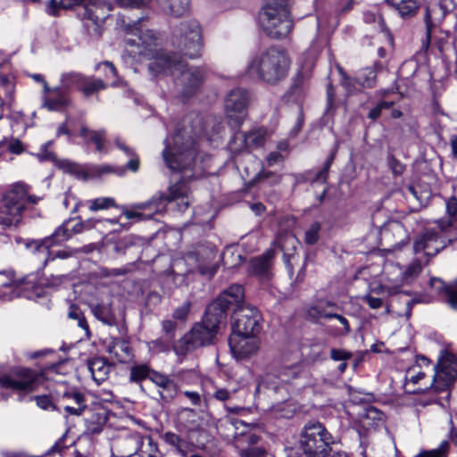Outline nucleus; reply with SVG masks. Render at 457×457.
I'll return each instance as SVG.
<instances>
[{"label": "nucleus", "mask_w": 457, "mask_h": 457, "mask_svg": "<svg viewBox=\"0 0 457 457\" xmlns=\"http://www.w3.org/2000/svg\"><path fill=\"white\" fill-rule=\"evenodd\" d=\"M297 239L293 235H285L278 239V244L285 255L289 256L292 254L296 247Z\"/></svg>", "instance_id": "09e8293b"}, {"label": "nucleus", "mask_w": 457, "mask_h": 457, "mask_svg": "<svg viewBox=\"0 0 457 457\" xmlns=\"http://www.w3.org/2000/svg\"><path fill=\"white\" fill-rule=\"evenodd\" d=\"M259 23L270 37H287L293 28V21L286 1L273 0L266 4L259 12Z\"/></svg>", "instance_id": "6e6552de"}, {"label": "nucleus", "mask_w": 457, "mask_h": 457, "mask_svg": "<svg viewBox=\"0 0 457 457\" xmlns=\"http://www.w3.org/2000/svg\"><path fill=\"white\" fill-rule=\"evenodd\" d=\"M89 210L96 212L100 210L109 209L115 205V200L112 197H99L89 202Z\"/></svg>", "instance_id": "8fccbe9b"}, {"label": "nucleus", "mask_w": 457, "mask_h": 457, "mask_svg": "<svg viewBox=\"0 0 457 457\" xmlns=\"http://www.w3.org/2000/svg\"><path fill=\"white\" fill-rule=\"evenodd\" d=\"M154 74H170L175 78V86L184 97L194 95L205 79L206 72L201 67L188 68L185 61L176 54L172 56H161L149 63Z\"/></svg>", "instance_id": "f03ea898"}, {"label": "nucleus", "mask_w": 457, "mask_h": 457, "mask_svg": "<svg viewBox=\"0 0 457 457\" xmlns=\"http://www.w3.org/2000/svg\"><path fill=\"white\" fill-rule=\"evenodd\" d=\"M87 368L93 379L100 385L108 378L112 366L104 358L94 357L88 360Z\"/></svg>", "instance_id": "7c9ffc66"}, {"label": "nucleus", "mask_w": 457, "mask_h": 457, "mask_svg": "<svg viewBox=\"0 0 457 457\" xmlns=\"http://www.w3.org/2000/svg\"><path fill=\"white\" fill-rule=\"evenodd\" d=\"M102 65L104 66V68H105V75L104 76H105L106 80L114 79L116 77L117 71L112 62H111L109 61L99 62L98 64H96V70H98Z\"/></svg>", "instance_id": "0e129e2a"}, {"label": "nucleus", "mask_w": 457, "mask_h": 457, "mask_svg": "<svg viewBox=\"0 0 457 457\" xmlns=\"http://www.w3.org/2000/svg\"><path fill=\"white\" fill-rule=\"evenodd\" d=\"M105 87L106 82L103 79H96L93 76H85L79 91L82 92L86 97H89L90 96L104 90Z\"/></svg>", "instance_id": "79ce46f5"}, {"label": "nucleus", "mask_w": 457, "mask_h": 457, "mask_svg": "<svg viewBox=\"0 0 457 457\" xmlns=\"http://www.w3.org/2000/svg\"><path fill=\"white\" fill-rule=\"evenodd\" d=\"M107 353L119 362H128L133 357L129 343L121 338L112 339L107 345Z\"/></svg>", "instance_id": "bb28decb"}, {"label": "nucleus", "mask_w": 457, "mask_h": 457, "mask_svg": "<svg viewBox=\"0 0 457 457\" xmlns=\"http://www.w3.org/2000/svg\"><path fill=\"white\" fill-rule=\"evenodd\" d=\"M162 11L175 17L185 14L189 8V0H158Z\"/></svg>", "instance_id": "4c0bfd02"}, {"label": "nucleus", "mask_w": 457, "mask_h": 457, "mask_svg": "<svg viewBox=\"0 0 457 457\" xmlns=\"http://www.w3.org/2000/svg\"><path fill=\"white\" fill-rule=\"evenodd\" d=\"M171 44L180 54L188 58H198L202 54V29L194 19L181 21L173 30Z\"/></svg>", "instance_id": "9b49d317"}, {"label": "nucleus", "mask_w": 457, "mask_h": 457, "mask_svg": "<svg viewBox=\"0 0 457 457\" xmlns=\"http://www.w3.org/2000/svg\"><path fill=\"white\" fill-rule=\"evenodd\" d=\"M165 202H176L179 212H185L192 202L191 190L184 181H179L169 187V194L165 195L159 193L151 200L137 204L135 207L139 210H147L151 213L144 214L137 211H125L122 214L127 220H149L154 213L162 212L165 209Z\"/></svg>", "instance_id": "423d86ee"}, {"label": "nucleus", "mask_w": 457, "mask_h": 457, "mask_svg": "<svg viewBox=\"0 0 457 457\" xmlns=\"http://www.w3.org/2000/svg\"><path fill=\"white\" fill-rule=\"evenodd\" d=\"M162 331L165 334L166 341H172L175 337L177 324L172 320H163L162 323Z\"/></svg>", "instance_id": "052dcab7"}, {"label": "nucleus", "mask_w": 457, "mask_h": 457, "mask_svg": "<svg viewBox=\"0 0 457 457\" xmlns=\"http://www.w3.org/2000/svg\"><path fill=\"white\" fill-rule=\"evenodd\" d=\"M248 99V93L243 88L232 89L225 99L226 115L236 126H239L246 115Z\"/></svg>", "instance_id": "f3484780"}, {"label": "nucleus", "mask_w": 457, "mask_h": 457, "mask_svg": "<svg viewBox=\"0 0 457 457\" xmlns=\"http://www.w3.org/2000/svg\"><path fill=\"white\" fill-rule=\"evenodd\" d=\"M432 287L437 290L444 289L446 302L454 310H457V279L451 286L445 287L441 279L433 278L429 281Z\"/></svg>", "instance_id": "ea45409f"}, {"label": "nucleus", "mask_w": 457, "mask_h": 457, "mask_svg": "<svg viewBox=\"0 0 457 457\" xmlns=\"http://www.w3.org/2000/svg\"><path fill=\"white\" fill-rule=\"evenodd\" d=\"M244 422L242 420H238L237 419H234L232 417H225L221 419L219 421V424L217 425V428L219 430V433L227 437H237L238 433L237 430L239 429V426H244Z\"/></svg>", "instance_id": "58836bf2"}, {"label": "nucleus", "mask_w": 457, "mask_h": 457, "mask_svg": "<svg viewBox=\"0 0 457 457\" xmlns=\"http://www.w3.org/2000/svg\"><path fill=\"white\" fill-rule=\"evenodd\" d=\"M387 273L398 272L396 278H388L390 281L400 287L403 284H410L415 280L422 271V265L419 260L412 261L404 270H402L398 265L390 264L386 266Z\"/></svg>", "instance_id": "4be33fe9"}, {"label": "nucleus", "mask_w": 457, "mask_h": 457, "mask_svg": "<svg viewBox=\"0 0 457 457\" xmlns=\"http://www.w3.org/2000/svg\"><path fill=\"white\" fill-rule=\"evenodd\" d=\"M60 400L63 404L64 411L70 415L80 416L87 409L84 394L77 390L64 392L60 396Z\"/></svg>", "instance_id": "5701e85b"}, {"label": "nucleus", "mask_w": 457, "mask_h": 457, "mask_svg": "<svg viewBox=\"0 0 457 457\" xmlns=\"http://www.w3.org/2000/svg\"><path fill=\"white\" fill-rule=\"evenodd\" d=\"M227 321L208 307L201 322L195 323L192 328L178 342L175 351L178 354H187L199 347L213 344L216 335Z\"/></svg>", "instance_id": "39448f33"}, {"label": "nucleus", "mask_w": 457, "mask_h": 457, "mask_svg": "<svg viewBox=\"0 0 457 457\" xmlns=\"http://www.w3.org/2000/svg\"><path fill=\"white\" fill-rule=\"evenodd\" d=\"M89 308L96 319L108 326L114 325L116 320L115 314L112 307V302L109 299L96 303L92 302L89 303Z\"/></svg>", "instance_id": "c756f323"}, {"label": "nucleus", "mask_w": 457, "mask_h": 457, "mask_svg": "<svg viewBox=\"0 0 457 457\" xmlns=\"http://www.w3.org/2000/svg\"><path fill=\"white\" fill-rule=\"evenodd\" d=\"M84 77V75L79 72L63 73L61 77L62 87L64 90H68L75 87L79 91Z\"/></svg>", "instance_id": "37998d69"}, {"label": "nucleus", "mask_w": 457, "mask_h": 457, "mask_svg": "<svg viewBox=\"0 0 457 457\" xmlns=\"http://www.w3.org/2000/svg\"><path fill=\"white\" fill-rule=\"evenodd\" d=\"M191 307L190 302H184L180 306H179L173 312V318L177 320H185L189 312Z\"/></svg>", "instance_id": "338daca9"}, {"label": "nucleus", "mask_w": 457, "mask_h": 457, "mask_svg": "<svg viewBox=\"0 0 457 457\" xmlns=\"http://www.w3.org/2000/svg\"><path fill=\"white\" fill-rule=\"evenodd\" d=\"M435 374L431 388L437 393H446L445 399L450 397V390L457 379V359L449 353H444L434 368Z\"/></svg>", "instance_id": "4468645a"}, {"label": "nucleus", "mask_w": 457, "mask_h": 457, "mask_svg": "<svg viewBox=\"0 0 457 457\" xmlns=\"http://www.w3.org/2000/svg\"><path fill=\"white\" fill-rule=\"evenodd\" d=\"M395 9L402 18H411L416 14L420 8L419 0H385Z\"/></svg>", "instance_id": "f704fd0d"}, {"label": "nucleus", "mask_w": 457, "mask_h": 457, "mask_svg": "<svg viewBox=\"0 0 457 457\" xmlns=\"http://www.w3.org/2000/svg\"><path fill=\"white\" fill-rule=\"evenodd\" d=\"M30 187L17 183L5 192L0 206V225L4 228H17L22 223L23 216L40 197L29 195Z\"/></svg>", "instance_id": "20e7f679"}, {"label": "nucleus", "mask_w": 457, "mask_h": 457, "mask_svg": "<svg viewBox=\"0 0 457 457\" xmlns=\"http://www.w3.org/2000/svg\"><path fill=\"white\" fill-rule=\"evenodd\" d=\"M449 453V443L443 441L439 446L432 450H421L415 457H447Z\"/></svg>", "instance_id": "49530a36"}, {"label": "nucleus", "mask_w": 457, "mask_h": 457, "mask_svg": "<svg viewBox=\"0 0 457 457\" xmlns=\"http://www.w3.org/2000/svg\"><path fill=\"white\" fill-rule=\"evenodd\" d=\"M59 4L64 9L80 6L79 15L84 21L87 33L96 37L101 36L103 23L112 12L111 4L104 0H60Z\"/></svg>", "instance_id": "1a4fd4ad"}, {"label": "nucleus", "mask_w": 457, "mask_h": 457, "mask_svg": "<svg viewBox=\"0 0 457 457\" xmlns=\"http://www.w3.org/2000/svg\"><path fill=\"white\" fill-rule=\"evenodd\" d=\"M151 0H116V3L121 7L141 8L146 6Z\"/></svg>", "instance_id": "e2e57ef3"}, {"label": "nucleus", "mask_w": 457, "mask_h": 457, "mask_svg": "<svg viewBox=\"0 0 457 457\" xmlns=\"http://www.w3.org/2000/svg\"><path fill=\"white\" fill-rule=\"evenodd\" d=\"M358 80L365 87H374L376 82V71L371 67L363 69L358 76Z\"/></svg>", "instance_id": "de8ad7c7"}, {"label": "nucleus", "mask_w": 457, "mask_h": 457, "mask_svg": "<svg viewBox=\"0 0 457 457\" xmlns=\"http://www.w3.org/2000/svg\"><path fill=\"white\" fill-rule=\"evenodd\" d=\"M321 226L318 221H314L311 224L308 229L305 231L304 241L308 245H314L320 239V231Z\"/></svg>", "instance_id": "3c124183"}, {"label": "nucleus", "mask_w": 457, "mask_h": 457, "mask_svg": "<svg viewBox=\"0 0 457 457\" xmlns=\"http://www.w3.org/2000/svg\"><path fill=\"white\" fill-rule=\"evenodd\" d=\"M449 33L445 31H440L437 35H431L429 45H434L440 53L445 51V46L448 43Z\"/></svg>", "instance_id": "5fc2aeb1"}, {"label": "nucleus", "mask_w": 457, "mask_h": 457, "mask_svg": "<svg viewBox=\"0 0 457 457\" xmlns=\"http://www.w3.org/2000/svg\"><path fill=\"white\" fill-rule=\"evenodd\" d=\"M34 398L37 403V405L43 410H49L51 408L53 410L56 409L55 405L53 403V401L49 395H37Z\"/></svg>", "instance_id": "680f3d73"}, {"label": "nucleus", "mask_w": 457, "mask_h": 457, "mask_svg": "<svg viewBox=\"0 0 457 457\" xmlns=\"http://www.w3.org/2000/svg\"><path fill=\"white\" fill-rule=\"evenodd\" d=\"M336 304L329 302L320 301L305 308V318L312 322H319L321 319H331L332 311Z\"/></svg>", "instance_id": "c85d7f7f"}, {"label": "nucleus", "mask_w": 457, "mask_h": 457, "mask_svg": "<svg viewBox=\"0 0 457 457\" xmlns=\"http://www.w3.org/2000/svg\"><path fill=\"white\" fill-rule=\"evenodd\" d=\"M245 292L241 285L235 284L224 290L214 301H212L207 307L214 312L220 319L227 321V312L230 305L237 304L242 305Z\"/></svg>", "instance_id": "a211bd4d"}, {"label": "nucleus", "mask_w": 457, "mask_h": 457, "mask_svg": "<svg viewBox=\"0 0 457 457\" xmlns=\"http://www.w3.org/2000/svg\"><path fill=\"white\" fill-rule=\"evenodd\" d=\"M138 41L140 42V49L135 52V54L147 57L151 60V62H155L159 57L163 55L172 56V54H166L157 48L160 38L154 30H141L138 33Z\"/></svg>", "instance_id": "412c9836"}, {"label": "nucleus", "mask_w": 457, "mask_h": 457, "mask_svg": "<svg viewBox=\"0 0 457 457\" xmlns=\"http://www.w3.org/2000/svg\"><path fill=\"white\" fill-rule=\"evenodd\" d=\"M49 94V96L45 98L44 106L49 111H59L69 104V96L62 87L50 88L45 91Z\"/></svg>", "instance_id": "72a5a7b5"}, {"label": "nucleus", "mask_w": 457, "mask_h": 457, "mask_svg": "<svg viewBox=\"0 0 457 457\" xmlns=\"http://www.w3.org/2000/svg\"><path fill=\"white\" fill-rule=\"evenodd\" d=\"M394 105L392 101H381L368 113V118L376 120L381 115L383 110L390 109Z\"/></svg>", "instance_id": "4d7b16f0"}, {"label": "nucleus", "mask_w": 457, "mask_h": 457, "mask_svg": "<svg viewBox=\"0 0 457 457\" xmlns=\"http://www.w3.org/2000/svg\"><path fill=\"white\" fill-rule=\"evenodd\" d=\"M446 212L449 220H444L445 222H451L454 225V232H457V198L453 196L446 201Z\"/></svg>", "instance_id": "603ef678"}, {"label": "nucleus", "mask_w": 457, "mask_h": 457, "mask_svg": "<svg viewBox=\"0 0 457 457\" xmlns=\"http://www.w3.org/2000/svg\"><path fill=\"white\" fill-rule=\"evenodd\" d=\"M155 370L146 363H136L129 368V382L140 384L145 378L151 380Z\"/></svg>", "instance_id": "a19ab883"}, {"label": "nucleus", "mask_w": 457, "mask_h": 457, "mask_svg": "<svg viewBox=\"0 0 457 457\" xmlns=\"http://www.w3.org/2000/svg\"><path fill=\"white\" fill-rule=\"evenodd\" d=\"M274 257V252L269 250L262 255L251 260L249 272L258 277L262 280H268L270 278L271 261Z\"/></svg>", "instance_id": "393cba45"}, {"label": "nucleus", "mask_w": 457, "mask_h": 457, "mask_svg": "<svg viewBox=\"0 0 457 457\" xmlns=\"http://www.w3.org/2000/svg\"><path fill=\"white\" fill-rule=\"evenodd\" d=\"M287 385H292L297 390L312 386L310 373L300 366H289L279 369L276 373L267 374L259 384L277 393Z\"/></svg>", "instance_id": "f8f14e48"}, {"label": "nucleus", "mask_w": 457, "mask_h": 457, "mask_svg": "<svg viewBox=\"0 0 457 457\" xmlns=\"http://www.w3.org/2000/svg\"><path fill=\"white\" fill-rule=\"evenodd\" d=\"M21 282L15 280L12 271L0 272V298L11 300L20 295Z\"/></svg>", "instance_id": "cd10ccee"}, {"label": "nucleus", "mask_w": 457, "mask_h": 457, "mask_svg": "<svg viewBox=\"0 0 457 457\" xmlns=\"http://www.w3.org/2000/svg\"><path fill=\"white\" fill-rule=\"evenodd\" d=\"M456 238L453 223L437 220L416 237L413 248L417 253L424 252L427 256H435Z\"/></svg>", "instance_id": "0eeeda50"}, {"label": "nucleus", "mask_w": 457, "mask_h": 457, "mask_svg": "<svg viewBox=\"0 0 457 457\" xmlns=\"http://www.w3.org/2000/svg\"><path fill=\"white\" fill-rule=\"evenodd\" d=\"M151 381L162 389L160 395L164 401L171 400L178 392L177 384L166 374L155 370L152 375Z\"/></svg>", "instance_id": "a878e982"}, {"label": "nucleus", "mask_w": 457, "mask_h": 457, "mask_svg": "<svg viewBox=\"0 0 457 457\" xmlns=\"http://www.w3.org/2000/svg\"><path fill=\"white\" fill-rule=\"evenodd\" d=\"M235 139L242 141V147L253 148L263 145L265 140V131L262 129L253 130L247 134L237 132Z\"/></svg>", "instance_id": "e433bc0d"}, {"label": "nucleus", "mask_w": 457, "mask_h": 457, "mask_svg": "<svg viewBox=\"0 0 457 457\" xmlns=\"http://www.w3.org/2000/svg\"><path fill=\"white\" fill-rule=\"evenodd\" d=\"M68 317L72 320H77L78 326L82 329L86 330L87 332H88L89 328L87 320L78 306L74 304L71 305L70 311L68 312Z\"/></svg>", "instance_id": "864d4df0"}, {"label": "nucleus", "mask_w": 457, "mask_h": 457, "mask_svg": "<svg viewBox=\"0 0 457 457\" xmlns=\"http://www.w3.org/2000/svg\"><path fill=\"white\" fill-rule=\"evenodd\" d=\"M217 255V248L212 243L198 245L195 251L187 254V261L196 264L200 274L212 278L218 270V264L214 262Z\"/></svg>", "instance_id": "dca6fc26"}, {"label": "nucleus", "mask_w": 457, "mask_h": 457, "mask_svg": "<svg viewBox=\"0 0 457 457\" xmlns=\"http://www.w3.org/2000/svg\"><path fill=\"white\" fill-rule=\"evenodd\" d=\"M162 154L168 168L181 172L184 179H197L203 175L204 167L198 162L201 157L195 147L194 139L186 130L175 133L172 145L166 140Z\"/></svg>", "instance_id": "f257e3e1"}, {"label": "nucleus", "mask_w": 457, "mask_h": 457, "mask_svg": "<svg viewBox=\"0 0 457 457\" xmlns=\"http://www.w3.org/2000/svg\"><path fill=\"white\" fill-rule=\"evenodd\" d=\"M72 220H69L64 221L61 226H59L55 231L51 235V237L45 238L40 245L37 246V249H44L48 253V248L53 244H61L67 240H69L72 237V233L70 230V223Z\"/></svg>", "instance_id": "2f4dec72"}, {"label": "nucleus", "mask_w": 457, "mask_h": 457, "mask_svg": "<svg viewBox=\"0 0 457 457\" xmlns=\"http://www.w3.org/2000/svg\"><path fill=\"white\" fill-rule=\"evenodd\" d=\"M363 19L366 23H378V28L383 30L386 27L385 21L381 15L376 14L371 11H367L363 13Z\"/></svg>", "instance_id": "bf43d9fd"}, {"label": "nucleus", "mask_w": 457, "mask_h": 457, "mask_svg": "<svg viewBox=\"0 0 457 457\" xmlns=\"http://www.w3.org/2000/svg\"><path fill=\"white\" fill-rule=\"evenodd\" d=\"M298 443L304 457H325L334 439L323 424L309 422L303 428Z\"/></svg>", "instance_id": "9d476101"}, {"label": "nucleus", "mask_w": 457, "mask_h": 457, "mask_svg": "<svg viewBox=\"0 0 457 457\" xmlns=\"http://www.w3.org/2000/svg\"><path fill=\"white\" fill-rule=\"evenodd\" d=\"M388 166L395 175H401L404 171V165L396 160L393 155L388 156Z\"/></svg>", "instance_id": "69168bd1"}, {"label": "nucleus", "mask_w": 457, "mask_h": 457, "mask_svg": "<svg viewBox=\"0 0 457 457\" xmlns=\"http://www.w3.org/2000/svg\"><path fill=\"white\" fill-rule=\"evenodd\" d=\"M335 154L332 153L327 159L324 167L317 173L314 181L326 182L329 168L334 161Z\"/></svg>", "instance_id": "13d9d810"}, {"label": "nucleus", "mask_w": 457, "mask_h": 457, "mask_svg": "<svg viewBox=\"0 0 457 457\" xmlns=\"http://www.w3.org/2000/svg\"><path fill=\"white\" fill-rule=\"evenodd\" d=\"M164 440L170 445L174 446L177 452L179 453L182 456L187 455V445L178 435L172 432H167L164 434Z\"/></svg>", "instance_id": "a18cd8bd"}, {"label": "nucleus", "mask_w": 457, "mask_h": 457, "mask_svg": "<svg viewBox=\"0 0 457 457\" xmlns=\"http://www.w3.org/2000/svg\"><path fill=\"white\" fill-rule=\"evenodd\" d=\"M222 262L228 268H235L242 262V256L235 247H227L222 253Z\"/></svg>", "instance_id": "c03bdc74"}, {"label": "nucleus", "mask_w": 457, "mask_h": 457, "mask_svg": "<svg viewBox=\"0 0 457 457\" xmlns=\"http://www.w3.org/2000/svg\"><path fill=\"white\" fill-rule=\"evenodd\" d=\"M42 374L23 367H17L7 374L0 375V386L19 393L28 394L35 391L42 383Z\"/></svg>", "instance_id": "ddd939ff"}, {"label": "nucleus", "mask_w": 457, "mask_h": 457, "mask_svg": "<svg viewBox=\"0 0 457 457\" xmlns=\"http://www.w3.org/2000/svg\"><path fill=\"white\" fill-rule=\"evenodd\" d=\"M289 66L287 54L281 48L270 47L251 61L247 72L265 83L275 85L287 77Z\"/></svg>", "instance_id": "7ed1b4c3"}, {"label": "nucleus", "mask_w": 457, "mask_h": 457, "mask_svg": "<svg viewBox=\"0 0 457 457\" xmlns=\"http://www.w3.org/2000/svg\"><path fill=\"white\" fill-rule=\"evenodd\" d=\"M430 364V361L424 357L420 356L417 359V363L409 367L405 372V386H408L410 383L415 385L418 384L419 381L425 378V371L422 370V365L428 367Z\"/></svg>", "instance_id": "c9c22d12"}, {"label": "nucleus", "mask_w": 457, "mask_h": 457, "mask_svg": "<svg viewBox=\"0 0 457 457\" xmlns=\"http://www.w3.org/2000/svg\"><path fill=\"white\" fill-rule=\"evenodd\" d=\"M0 148H7L11 153L19 154L22 153L23 146L20 140L18 139H4L0 142Z\"/></svg>", "instance_id": "6e6d98bb"}, {"label": "nucleus", "mask_w": 457, "mask_h": 457, "mask_svg": "<svg viewBox=\"0 0 457 457\" xmlns=\"http://www.w3.org/2000/svg\"><path fill=\"white\" fill-rule=\"evenodd\" d=\"M145 438L137 434L129 435L117 442L116 449L119 457H138L136 454L141 451L140 454L144 453L141 447L144 445Z\"/></svg>", "instance_id": "b1692460"}, {"label": "nucleus", "mask_w": 457, "mask_h": 457, "mask_svg": "<svg viewBox=\"0 0 457 457\" xmlns=\"http://www.w3.org/2000/svg\"><path fill=\"white\" fill-rule=\"evenodd\" d=\"M241 457H263L264 451L259 447H249L241 451Z\"/></svg>", "instance_id": "774afa93"}, {"label": "nucleus", "mask_w": 457, "mask_h": 457, "mask_svg": "<svg viewBox=\"0 0 457 457\" xmlns=\"http://www.w3.org/2000/svg\"><path fill=\"white\" fill-rule=\"evenodd\" d=\"M449 11V5L446 0L431 1L426 9L425 23H426V39L422 44V47L428 50L431 39V32L440 21H442Z\"/></svg>", "instance_id": "aec40b11"}, {"label": "nucleus", "mask_w": 457, "mask_h": 457, "mask_svg": "<svg viewBox=\"0 0 457 457\" xmlns=\"http://www.w3.org/2000/svg\"><path fill=\"white\" fill-rule=\"evenodd\" d=\"M232 321V333L245 335H256L260 332L262 315L253 305H238L234 312Z\"/></svg>", "instance_id": "2eb2a0df"}, {"label": "nucleus", "mask_w": 457, "mask_h": 457, "mask_svg": "<svg viewBox=\"0 0 457 457\" xmlns=\"http://www.w3.org/2000/svg\"><path fill=\"white\" fill-rule=\"evenodd\" d=\"M79 135L81 137L85 139V141L89 144L92 143L96 146V150L102 154H107L108 149L105 146L106 142V130L102 129L99 130L89 129L86 126H82L80 129Z\"/></svg>", "instance_id": "473e14b6"}, {"label": "nucleus", "mask_w": 457, "mask_h": 457, "mask_svg": "<svg viewBox=\"0 0 457 457\" xmlns=\"http://www.w3.org/2000/svg\"><path fill=\"white\" fill-rule=\"evenodd\" d=\"M228 345L232 354L238 360L255 354L259 349V341L255 335L232 333L228 338Z\"/></svg>", "instance_id": "6ab92c4d"}]
</instances>
